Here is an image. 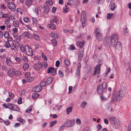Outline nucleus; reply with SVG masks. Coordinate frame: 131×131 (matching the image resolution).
I'll return each instance as SVG.
<instances>
[{"label":"nucleus","mask_w":131,"mask_h":131,"mask_svg":"<svg viewBox=\"0 0 131 131\" xmlns=\"http://www.w3.org/2000/svg\"><path fill=\"white\" fill-rule=\"evenodd\" d=\"M72 110V108L71 107H70L67 108L66 110V112L67 114L68 115L69 114V113L71 112Z\"/></svg>","instance_id":"26"},{"label":"nucleus","mask_w":131,"mask_h":131,"mask_svg":"<svg viewBox=\"0 0 131 131\" xmlns=\"http://www.w3.org/2000/svg\"><path fill=\"white\" fill-rule=\"evenodd\" d=\"M10 47L11 49L14 50V51H15V49H17L13 45V44L10 46Z\"/></svg>","instance_id":"56"},{"label":"nucleus","mask_w":131,"mask_h":131,"mask_svg":"<svg viewBox=\"0 0 131 131\" xmlns=\"http://www.w3.org/2000/svg\"><path fill=\"white\" fill-rule=\"evenodd\" d=\"M29 65L28 63H25L24 64L23 66V68L24 70L26 71L29 68Z\"/></svg>","instance_id":"25"},{"label":"nucleus","mask_w":131,"mask_h":131,"mask_svg":"<svg viewBox=\"0 0 131 131\" xmlns=\"http://www.w3.org/2000/svg\"><path fill=\"white\" fill-rule=\"evenodd\" d=\"M75 120L74 119L69 120L66 122V124H68L67 126L66 127H70L73 126L74 125Z\"/></svg>","instance_id":"12"},{"label":"nucleus","mask_w":131,"mask_h":131,"mask_svg":"<svg viewBox=\"0 0 131 131\" xmlns=\"http://www.w3.org/2000/svg\"><path fill=\"white\" fill-rule=\"evenodd\" d=\"M11 17V16H10L5 21V23L6 24H7L9 23V19Z\"/></svg>","instance_id":"51"},{"label":"nucleus","mask_w":131,"mask_h":131,"mask_svg":"<svg viewBox=\"0 0 131 131\" xmlns=\"http://www.w3.org/2000/svg\"><path fill=\"white\" fill-rule=\"evenodd\" d=\"M122 98V97L120 95L119 92H117L116 93H114L112 96V99L113 102H114L116 101H119Z\"/></svg>","instance_id":"2"},{"label":"nucleus","mask_w":131,"mask_h":131,"mask_svg":"<svg viewBox=\"0 0 131 131\" xmlns=\"http://www.w3.org/2000/svg\"><path fill=\"white\" fill-rule=\"evenodd\" d=\"M33 68L36 70H40L42 68V64L39 63H38L35 64L33 66Z\"/></svg>","instance_id":"11"},{"label":"nucleus","mask_w":131,"mask_h":131,"mask_svg":"<svg viewBox=\"0 0 131 131\" xmlns=\"http://www.w3.org/2000/svg\"><path fill=\"white\" fill-rule=\"evenodd\" d=\"M86 104L87 103L85 101H83L81 103L80 106L82 108H84Z\"/></svg>","instance_id":"32"},{"label":"nucleus","mask_w":131,"mask_h":131,"mask_svg":"<svg viewBox=\"0 0 131 131\" xmlns=\"http://www.w3.org/2000/svg\"><path fill=\"white\" fill-rule=\"evenodd\" d=\"M110 95H109V96L107 97H105L103 95H102L101 96V98L102 100H107V99L109 97Z\"/></svg>","instance_id":"43"},{"label":"nucleus","mask_w":131,"mask_h":131,"mask_svg":"<svg viewBox=\"0 0 131 131\" xmlns=\"http://www.w3.org/2000/svg\"><path fill=\"white\" fill-rule=\"evenodd\" d=\"M32 20L33 24L34 25H36L37 23V19L35 18H33Z\"/></svg>","instance_id":"48"},{"label":"nucleus","mask_w":131,"mask_h":131,"mask_svg":"<svg viewBox=\"0 0 131 131\" xmlns=\"http://www.w3.org/2000/svg\"><path fill=\"white\" fill-rule=\"evenodd\" d=\"M64 64L67 66H69L70 65V63L69 61L65 59L64 61Z\"/></svg>","instance_id":"35"},{"label":"nucleus","mask_w":131,"mask_h":131,"mask_svg":"<svg viewBox=\"0 0 131 131\" xmlns=\"http://www.w3.org/2000/svg\"><path fill=\"white\" fill-rule=\"evenodd\" d=\"M106 84L105 83H103L101 86L102 88H103V89H105L106 88Z\"/></svg>","instance_id":"52"},{"label":"nucleus","mask_w":131,"mask_h":131,"mask_svg":"<svg viewBox=\"0 0 131 131\" xmlns=\"http://www.w3.org/2000/svg\"><path fill=\"white\" fill-rule=\"evenodd\" d=\"M15 59L16 61L19 63L21 61V59L20 58L18 57H16L15 58Z\"/></svg>","instance_id":"50"},{"label":"nucleus","mask_w":131,"mask_h":131,"mask_svg":"<svg viewBox=\"0 0 131 131\" xmlns=\"http://www.w3.org/2000/svg\"><path fill=\"white\" fill-rule=\"evenodd\" d=\"M20 49L21 51L22 52H25V47H24L23 46H22V47H20Z\"/></svg>","instance_id":"62"},{"label":"nucleus","mask_w":131,"mask_h":131,"mask_svg":"<svg viewBox=\"0 0 131 131\" xmlns=\"http://www.w3.org/2000/svg\"><path fill=\"white\" fill-rule=\"evenodd\" d=\"M39 95L37 93H34L32 94V97L34 99H35L38 97Z\"/></svg>","instance_id":"29"},{"label":"nucleus","mask_w":131,"mask_h":131,"mask_svg":"<svg viewBox=\"0 0 131 131\" xmlns=\"http://www.w3.org/2000/svg\"><path fill=\"white\" fill-rule=\"evenodd\" d=\"M34 37H35V39H36V40H38L39 39V36L38 35L35 34L34 35Z\"/></svg>","instance_id":"60"},{"label":"nucleus","mask_w":131,"mask_h":131,"mask_svg":"<svg viewBox=\"0 0 131 131\" xmlns=\"http://www.w3.org/2000/svg\"><path fill=\"white\" fill-rule=\"evenodd\" d=\"M126 88L125 86H123L121 88L120 90L118 91V92H119L120 95L122 97H123L126 92Z\"/></svg>","instance_id":"9"},{"label":"nucleus","mask_w":131,"mask_h":131,"mask_svg":"<svg viewBox=\"0 0 131 131\" xmlns=\"http://www.w3.org/2000/svg\"><path fill=\"white\" fill-rule=\"evenodd\" d=\"M34 0H27L25 2L27 6L31 5Z\"/></svg>","instance_id":"21"},{"label":"nucleus","mask_w":131,"mask_h":131,"mask_svg":"<svg viewBox=\"0 0 131 131\" xmlns=\"http://www.w3.org/2000/svg\"><path fill=\"white\" fill-rule=\"evenodd\" d=\"M86 20V14L84 11H83L82 12L81 21L82 23V24H84Z\"/></svg>","instance_id":"8"},{"label":"nucleus","mask_w":131,"mask_h":131,"mask_svg":"<svg viewBox=\"0 0 131 131\" xmlns=\"http://www.w3.org/2000/svg\"><path fill=\"white\" fill-rule=\"evenodd\" d=\"M113 15V14L112 13H108L107 15V18L108 19H110Z\"/></svg>","instance_id":"47"},{"label":"nucleus","mask_w":131,"mask_h":131,"mask_svg":"<svg viewBox=\"0 0 131 131\" xmlns=\"http://www.w3.org/2000/svg\"><path fill=\"white\" fill-rule=\"evenodd\" d=\"M8 8L12 11H14L15 9V4L13 2H9L7 4Z\"/></svg>","instance_id":"7"},{"label":"nucleus","mask_w":131,"mask_h":131,"mask_svg":"<svg viewBox=\"0 0 131 131\" xmlns=\"http://www.w3.org/2000/svg\"><path fill=\"white\" fill-rule=\"evenodd\" d=\"M104 0H97V3L99 5L102 4L104 3Z\"/></svg>","instance_id":"37"},{"label":"nucleus","mask_w":131,"mask_h":131,"mask_svg":"<svg viewBox=\"0 0 131 131\" xmlns=\"http://www.w3.org/2000/svg\"><path fill=\"white\" fill-rule=\"evenodd\" d=\"M5 46L7 48L9 47L10 46V44L8 41L6 42L5 45Z\"/></svg>","instance_id":"49"},{"label":"nucleus","mask_w":131,"mask_h":131,"mask_svg":"<svg viewBox=\"0 0 131 131\" xmlns=\"http://www.w3.org/2000/svg\"><path fill=\"white\" fill-rule=\"evenodd\" d=\"M97 127L98 128L97 130H101L102 128V127L101 126V125L100 124H98L97 125Z\"/></svg>","instance_id":"58"},{"label":"nucleus","mask_w":131,"mask_h":131,"mask_svg":"<svg viewBox=\"0 0 131 131\" xmlns=\"http://www.w3.org/2000/svg\"><path fill=\"white\" fill-rule=\"evenodd\" d=\"M51 42L55 46H56L57 41L55 39H52L51 40Z\"/></svg>","instance_id":"44"},{"label":"nucleus","mask_w":131,"mask_h":131,"mask_svg":"<svg viewBox=\"0 0 131 131\" xmlns=\"http://www.w3.org/2000/svg\"><path fill=\"white\" fill-rule=\"evenodd\" d=\"M22 35L24 37H27L28 39H31L33 36L28 31L23 32Z\"/></svg>","instance_id":"10"},{"label":"nucleus","mask_w":131,"mask_h":131,"mask_svg":"<svg viewBox=\"0 0 131 131\" xmlns=\"http://www.w3.org/2000/svg\"><path fill=\"white\" fill-rule=\"evenodd\" d=\"M34 79V78L32 77H29L26 78V79H24L23 80V82H30L31 81Z\"/></svg>","instance_id":"18"},{"label":"nucleus","mask_w":131,"mask_h":131,"mask_svg":"<svg viewBox=\"0 0 131 131\" xmlns=\"http://www.w3.org/2000/svg\"><path fill=\"white\" fill-rule=\"evenodd\" d=\"M12 44L17 48L20 46L19 43L16 40H14L12 41Z\"/></svg>","instance_id":"19"},{"label":"nucleus","mask_w":131,"mask_h":131,"mask_svg":"<svg viewBox=\"0 0 131 131\" xmlns=\"http://www.w3.org/2000/svg\"><path fill=\"white\" fill-rule=\"evenodd\" d=\"M97 92L99 94H102L103 93V90L101 85H99L97 88Z\"/></svg>","instance_id":"16"},{"label":"nucleus","mask_w":131,"mask_h":131,"mask_svg":"<svg viewBox=\"0 0 131 131\" xmlns=\"http://www.w3.org/2000/svg\"><path fill=\"white\" fill-rule=\"evenodd\" d=\"M111 44L114 47H115L118 42V36L117 35H113L111 38Z\"/></svg>","instance_id":"1"},{"label":"nucleus","mask_w":131,"mask_h":131,"mask_svg":"<svg viewBox=\"0 0 131 131\" xmlns=\"http://www.w3.org/2000/svg\"><path fill=\"white\" fill-rule=\"evenodd\" d=\"M22 99L21 98H19L18 100L17 103L18 104H20L22 103Z\"/></svg>","instance_id":"61"},{"label":"nucleus","mask_w":131,"mask_h":131,"mask_svg":"<svg viewBox=\"0 0 131 131\" xmlns=\"http://www.w3.org/2000/svg\"><path fill=\"white\" fill-rule=\"evenodd\" d=\"M57 122V121L56 120L53 121H51L50 123V127H51L53 126V125L55 124Z\"/></svg>","instance_id":"36"},{"label":"nucleus","mask_w":131,"mask_h":131,"mask_svg":"<svg viewBox=\"0 0 131 131\" xmlns=\"http://www.w3.org/2000/svg\"><path fill=\"white\" fill-rule=\"evenodd\" d=\"M77 44L78 47L82 48L84 45V42H78Z\"/></svg>","instance_id":"22"},{"label":"nucleus","mask_w":131,"mask_h":131,"mask_svg":"<svg viewBox=\"0 0 131 131\" xmlns=\"http://www.w3.org/2000/svg\"><path fill=\"white\" fill-rule=\"evenodd\" d=\"M95 37L98 40L101 41L103 39L102 35L100 32V29L97 28L95 31Z\"/></svg>","instance_id":"3"},{"label":"nucleus","mask_w":131,"mask_h":131,"mask_svg":"<svg viewBox=\"0 0 131 131\" xmlns=\"http://www.w3.org/2000/svg\"><path fill=\"white\" fill-rule=\"evenodd\" d=\"M84 54V51L82 49L80 50L79 51L78 55L79 59L80 60H82L83 58V56Z\"/></svg>","instance_id":"14"},{"label":"nucleus","mask_w":131,"mask_h":131,"mask_svg":"<svg viewBox=\"0 0 131 131\" xmlns=\"http://www.w3.org/2000/svg\"><path fill=\"white\" fill-rule=\"evenodd\" d=\"M8 107L9 109L13 111H19V110L18 108L14 104L8 103Z\"/></svg>","instance_id":"5"},{"label":"nucleus","mask_w":131,"mask_h":131,"mask_svg":"<svg viewBox=\"0 0 131 131\" xmlns=\"http://www.w3.org/2000/svg\"><path fill=\"white\" fill-rule=\"evenodd\" d=\"M15 74L16 76H19L20 75L21 73L19 71H17L15 72Z\"/></svg>","instance_id":"42"},{"label":"nucleus","mask_w":131,"mask_h":131,"mask_svg":"<svg viewBox=\"0 0 131 131\" xmlns=\"http://www.w3.org/2000/svg\"><path fill=\"white\" fill-rule=\"evenodd\" d=\"M115 5L114 3H113L111 4V9L112 11L114 10L115 9Z\"/></svg>","instance_id":"41"},{"label":"nucleus","mask_w":131,"mask_h":131,"mask_svg":"<svg viewBox=\"0 0 131 131\" xmlns=\"http://www.w3.org/2000/svg\"><path fill=\"white\" fill-rule=\"evenodd\" d=\"M43 13L45 14H47L49 13V6H46L43 7Z\"/></svg>","instance_id":"17"},{"label":"nucleus","mask_w":131,"mask_h":131,"mask_svg":"<svg viewBox=\"0 0 131 131\" xmlns=\"http://www.w3.org/2000/svg\"><path fill=\"white\" fill-rule=\"evenodd\" d=\"M41 56L44 59L45 61L47 60V58L43 53H42Z\"/></svg>","instance_id":"46"},{"label":"nucleus","mask_w":131,"mask_h":131,"mask_svg":"<svg viewBox=\"0 0 131 131\" xmlns=\"http://www.w3.org/2000/svg\"><path fill=\"white\" fill-rule=\"evenodd\" d=\"M3 121L4 124L5 125H8L9 124V121L8 120L6 121Z\"/></svg>","instance_id":"59"},{"label":"nucleus","mask_w":131,"mask_h":131,"mask_svg":"<svg viewBox=\"0 0 131 131\" xmlns=\"http://www.w3.org/2000/svg\"><path fill=\"white\" fill-rule=\"evenodd\" d=\"M76 123L77 124L80 125L81 124V122L80 119L77 118L76 120Z\"/></svg>","instance_id":"54"},{"label":"nucleus","mask_w":131,"mask_h":131,"mask_svg":"<svg viewBox=\"0 0 131 131\" xmlns=\"http://www.w3.org/2000/svg\"><path fill=\"white\" fill-rule=\"evenodd\" d=\"M9 96L12 99H13L14 96L13 94L10 92L9 93Z\"/></svg>","instance_id":"53"},{"label":"nucleus","mask_w":131,"mask_h":131,"mask_svg":"<svg viewBox=\"0 0 131 131\" xmlns=\"http://www.w3.org/2000/svg\"><path fill=\"white\" fill-rule=\"evenodd\" d=\"M46 81H42L40 83V86H41V87L42 86L44 87L46 85Z\"/></svg>","instance_id":"40"},{"label":"nucleus","mask_w":131,"mask_h":131,"mask_svg":"<svg viewBox=\"0 0 131 131\" xmlns=\"http://www.w3.org/2000/svg\"><path fill=\"white\" fill-rule=\"evenodd\" d=\"M63 12L64 13H67L68 12L69 10L66 5H65V6L63 8Z\"/></svg>","instance_id":"23"},{"label":"nucleus","mask_w":131,"mask_h":131,"mask_svg":"<svg viewBox=\"0 0 131 131\" xmlns=\"http://www.w3.org/2000/svg\"><path fill=\"white\" fill-rule=\"evenodd\" d=\"M49 27L53 30H54L56 29V26L53 23H51L49 24Z\"/></svg>","instance_id":"30"},{"label":"nucleus","mask_w":131,"mask_h":131,"mask_svg":"<svg viewBox=\"0 0 131 131\" xmlns=\"http://www.w3.org/2000/svg\"><path fill=\"white\" fill-rule=\"evenodd\" d=\"M42 88L40 85H38L35 87L33 89V91L36 92H38L41 91Z\"/></svg>","instance_id":"15"},{"label":"nucleus","mask_w":131,"mask_h":131,"mask_svg":"<svg viewBox=\"0 0 131 131\" xmlns=\"http://www.w3.org/2000/svg\"><path fill=\"white\" fill-rule=\"evenodd\" d=\"M33 10L34 12L37 15H39L38 11L37 9L35 8L33 9Z\"/></svg>","instance_id":"45"},{"label":"nucleus","mask_w":131,"mask_h":131,"mask_svg":"<svg viewBox=\"0 0 131 131\" xmlns=\"http://www.w3.org/2000/svg\"><path fill=\"white\" fill-rule=\"evenodd\" d=\"M6 62L8 66H10L12 64V61L10 58H7L6 60Z\"/></svg>","instance_id":"24"},{"label":"nucleus","mask_w":131,"mask_h":131,"mask_svg":"<svg viewBox=\"0 0 131 131\" xmlns=\"http://www.w3.org/2000/svg\"><path fill=\"white\" fill-rule=\"evenodd\" d=\"M24 20L26 23L28 22L29 21V19L27 18H24Z\"/></svg>","instance_id":"63"},{"label":"nucleus","mask_w":131,"mask_h":131,"mask_svg":"<svg viewBox=\"0 0 131 131\" xmlns=\"http://www.w3.org/2000/svg\"><path fill=\"white\" fill-rule=\"evenodd\" d=\"M23 59L24 61H27L28 60L27 58L25 56H23Z\"/></svg>","instance_id":"64"},{"label":"nucleus","mask_w":131,"mask_h":131,"mask_svg":"<svg viewBox=\"0 0 131 131\" xmlns=\"http://www.w3.org/2000/svg\"><path fill=\"white\" fill-rule=\"evenodd\" d=\"M119 121L118 119H116L112 123L113 125L115 126V125L119 124Z\"/></svg>","instance_id":"31"},{"label":"nucleus","mask_w":131,"mask_h":131,"mask_svg":"<svg viewBox=\"0 0 131 131\" xmlns=\"http://www.w3.org/2000/svg\"><path fill=\"white\" fill-rule=\"evenodd\" d=\"M47 73H51L53 75H55L56 73V69H55L54 68L50 67L48 69Z\"/></svg>","instance_id":"13"},{"label":"nucleus","mask_w":131,"mask_h":131,"mask_svg":"<svg viewBox=\"0 0 131 131\" xmlns=\"http://www.w3.org/2000/svg\"><path fill=\"white\" fill-rule=\"evenodd\" d=\"M17 120L19 122H21V123H22L23 124H24L25 122V120L23 119L20 117L18 118H17Z\"/></svg>","instance_id":"39"},{"label":"nucleus","mask_w":131,"mask_h":131,"mask_svg":"<svg viewBox=\"0 0 131 131\" xmlns=\"http://www.w3.org/2000/svg\"><path fill=\"white\" fill-rule=\"evenodd\" d=\"M58 21V18L57 17H54L52 20H51L50 21L51 23H53V22H55L57 24Z\"/></svg>","instance_id":"27"},{"label":"nucleus","mask_w":131,"mask_h":131,"mask_svg":"<svg viewBox=\"0 0 131 131\" xmlns=\"http://www.w3.org/2000/svg\"><path fill=\"white\" fill-rule=\"evenodd\" d=\"M4 36L5 38H7L9 37V35L8 31H6L4 34Z\"/></svg>","instance_id":"38"},{"label":"nucleus","mask_w":131,"mask_h":131,"mask_svg":"<svg viewBox=\"0 0 131 131\" xmlns=\"http://www.w3.org/2000/svg\"><path fill=\"white\" fill-rule=\"evenodd\" d=\"M12 31L14 32V33L15 34L18 31V29L16 28H15L12 29Z\"/></svg>","instance_id":"55"},{"label":"nucleus","mask_w":131,"mask_h":131,"mask_svg":"<svg viewBox=\"0 0 131 131\" xmlns=\"http://www.w3.org/2000/svg\"><path fill=\"white\" fill-rule=\"evenodd\" d=\"M13 24L15 27H18L19 26V22L18 21H14L13 22Z\"/></svg>","instance_id":"34"},{"label":"nucleus","mask_w":131,"mask_h":131,"mask_svg":"<svg viewBox=\"0 0 131 131\" xmlns=\"http://www.w3.org/2000/svg\"><path fill=\"white\" fill-rule=\"evenodd\" d=\"M109 118L110 122L112 123L115 120L116 118L114 116H109Z\"/></svg>","instance_id":"28"},{"label":"nucleus","mask_w":131,"mask_h":131,"mask_svg":"<svg viewBox=\"0 0 131 131\" xmlns=\"http://www.w3.org/2000/svg\"><path fill=\"white\" fill-rule=\"evenodd\" d=\"M14 69H10L8 72V74L9 76L11 77L14 74Z\"/></svg>","instance_id":"20"},{"label":"nucleus","mask_w":131,"mask_h":131,"mask_svg":"<svg viewBox=\"0 0 131 131\" xmlns=\"http://www.w3.org/2000/svg\"><path fill=\"white\" fill-rule=\"evenodd\" d=\"M101 66L100 64H99L96 66L94 70V71L93 73V76L95 75L97 73V74H100Z\"/></svg>","instance_id":"6"},{"label":"nucleus","mask_w":131,"mask_h":131,"mask_svg":"<svg viewBox=\"0 0 131 131\" xmlns=\"http://www.w3.org/2000/svg\"><path fill=\"white\" fill-rule=\"evenodd\" d=\"M60 64V62L59 60L57 61L56 62V66L57 67H58Z\"/></svg>","instance_id":"57"},{"label":"nucleus","mask_w":131,"mask_h":131,"mask_svg":"<svg viewBox=\"0 0 131 131\" xmlns=\"http://www.w3.org/2000/svg\"><path fill=\"white\" fill-rule=\"evenodd\" d=\"M25 52L27 55L30 56H32L33 55V52L31 48L28 45H26L25 46Z\"/></svg>","instance_id":"4"},{"label":"nucleus","mask_w":131,"mask_h":131,"mask_svg":"<svg viewBox=\"0 0 131 131\" xmlns=\"http://www.w3.org/2000/svg\"><path fill=\"white\" fill-rule=\"evenodd\" d=\"M52 80L53 79L52 78H49L47 80V83L48 84H49L52 82Z\"/></svg>","instance_id":"33"}]
</instances>
